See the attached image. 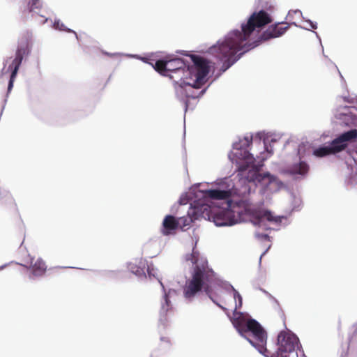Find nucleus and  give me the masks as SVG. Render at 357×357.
<instances>
[{
	"mask_svg": "<svg viewBox=\"0 0 357 357\" xmlns=\"http://www.w3.org/2000/svg\"><path fill=\"white\" fill-rule=\"evenodd\" d=\"M193 208L194 219L204 218L213 221L217 226L232 225L238 222L250 220L255 225L268 221L275 225H281L288 216L276 215L265 208L262 204L255 202H190Z\"/></svg>",
	"mask_w": 357,
	"mask_h": 357,
	"instance_id": "f257e3e1",
	"label": "nucleus"
},
{
	"mask_svg": "<svg viewBox=\"0 0 357 357\" xmlns=\"http://www.w3.org/2000/svg\"><path fill=\"white\" fill-rule=\"evenodd\" d=\"M272 17L266 11L254 12L245 24L241 25V31L234 30L223 39L209 48V53L222 63L221 70L225 72L236 63L245 52L259 45V37L252 42L251 36L257 29H261L271 23Z\"/></svg>",
	"mask_w": 357,
	"mask_h": 357,
	"instance_id": "f03ea898",
	"label": "nucleus"
},
{
	"mask_svg": "<svg viewBox=\"0 0 357 357\" xmlns=\"http://www.w3.org/2000/svg\"><path fill=\"white\" fill-rule=\"evenodd\" d=\"M186 260L190 261L194 265L192 278L186 283L184 288L185 298L194 297L197 292L204 288L205 293L217 305L223 310L225 307L216 302L218 294L213 292L211 284L215 280V273L209 268L208 260L200 255L199 252L193 248L192 253L186 255Z\"/></svg>",
	"mask_w": 357,
	"mask_h": 357,
	"instance_id": "7ed1b4c3",
	"label": "nucleus"
},
{
	"mask_svg": "<svg viewBox=\"0 0 357 357\" xmlns=\"http://www.w3.org/2000/svg\"><path fill=\"white\" fill-rule=\"evenodd\" d=\"M241 329L248 333V340L259 353L266 357L271 354L266 347L267 340L266 332L259 322L253 319H250Z\"/></svg>",
	"mask_w": 357,
	"mask_h": 357,
	"instance_id": "20e7f679",
	"label": "nucleus"
},
{
	"mask_svg": "<svg viewBox=\"0 0 357 357\" xmlns=\"http://www.w3.org/2000/svg\"><path fill=\"white\" fill-rule=\"evenodd\" d=\"M357 139V130L352 129L345 132L333 139L331 146H321L315 149L313 155L317 158H323L331 154H335L344 150L349 142L355 141Z\"/></svg>",
	"mask_w": 357,
	"mask_h": 357,
	"instance_id": "39448f33",
	"label": "nucleus"
},
{
	"mask_svg": "<svg viewBox=\"0 0 357 357\" xmlns=\"http://www.w3.org/2000/svg\"><path fill=\"white\" fill-rule=\"evenodd\" d=\"M187 68L188 63L181 58L158 60L154 66L157 72L163 76L169 77L171 79H174V75L172 74H181L180 79H188Z\"/></svg>",
	"mask_w": 357,
	"mask_h": 357,
	"instance_id": "423d86ee",
	"label": "nucleus"
},
{
	"mask_svg": "<svg viewBox=\"0 0 357 357\" xmlns=\"http://www.w3.org/2000/svg\"><path fill=\"white\" fill-rule=\"evenodd\" d=\"M298 338L291 332L281 331L278 336V349L271 357H298L296 347ZM301 357H305L302 355Z\"/></svg>",
	"mask_w": 357,
	"mask_h": 357,
	"instance_id": "0eeeda50",
	"label": "nucleus"
},
{
	"mask_svg": "<svg viewBox=\"0 0 357 357\" xmlns=\"http://www.w3.org/2000/svg\"><path fill=\"white\" fill-rule=\"evenodd\" d=\"M190 58L193 62L192 66L188 64L187 76L188 79H195L199 85H203L206 82V77L210 71L209 61L198 55L191 54Z\"/></svg>",
	"mask_w": 357,
	"mask_h": 357,
	"instance_id": "6e6552de",
	"label": "nucleus"
},
{
	"mask_svg": "<svg viewBox=\"0 0 357 357\" xmlns=\"http://www.w3.org/2000/svg\"><path fill=\"white\" fill-rule=\"evenodd\" d=\"M213 185L215 188L208 191L211 200L232 201L231 198L238 194L233 181L227 178L218 181Z\"/></svg>",
	"mask_w": 357,
	"mask_h": 357,
	"instance_id": "1a4fd4ad",
	"label": "nucleus"
},
{
	"mask_svg": "<svg viewBox=\"0 0 357 357\" xmlns=\"http://www.w3.org/2000/svg\"><path fill=\"white\" fill-rule=\"evenodd\" d=\"M244 164L240 165L238 169L239 175L244 176V173L248 170V175L245 176L247 181L249 182L260 181L261 175L259 171L263 166V158L257 165L255 164V158L248 151H244Z\"/></svg>",
	"mask_w": 357,
	"mask_h": 357,
	"instance_id": "9d476101",
	"label": "nucleus"
},
{
	"mask_svg": "<svg viewBox=\"0 0 357 357\" xmlns=\"http://www.w3.org/2000/svg\"><path fill=\"white\" fill-rule=\"evenodd\" d=\"M192 83L190 82H183L178 84L175 86V91L178 98L183 102L185 107H188L190 99H195L200 97L204 92V90L198 91L202 85L197 86L198 83L195 79H192Z\"/></svg>",
	"mask_w": 357,
	"mask_h": 357,
	"instance_id": "9b49d317",
	"label": "nucleus"
},
{
	"mask_svg": "<svg viewBox=\"0 0 357 357\" xmlns=\"http://www.w3.org/2000/svg\"><path fill=\"white\" fill-rule=\"evenodd\" d=\"M291 24L287 22H278L271 25L259 36V43L261 41L268 40L282 36L290 27Z\"/></svg>",
	"mask_w": 357,
	"mask_h": 357,
	"instance_id": "f8f14e48",
	"label": "nucleus"
},
{
	"mask_svg": "<svg viewBox=\"0 0 357 357\" xmlns=\"http://www.w3.org/2000/svg\"><path fill=\"white\" fill-rule=\"evenodd\" d=\"M200 185V183L192 185L185 195L181 197L180 201H206L210 199L209 190H202Z\"/></svg>",
	"mask_w": 357,
	"mask_h": 357,
	"instance_id": "ddd939ff",
	"label": "nucleus"
},
{
	"mask_svg": "<svg viewBox=\"0 0 357 357\" xmlns=\"http://www.w3.org/2000/svg\"><path fill=\"white\" fill-rule=\"evenodd\" d=\"M26 52V49L24 47H19L16 51L15 58L9 66L8 68L11 70V75L8 86V91L10 92L13 87V82L17 74L19 68L22 63L24 55Z\"/></svg>",
	"mask_w": 357,
	"mask_h": 357,
	"instance_id": "4468645a",
	"label": "nucleus"
},
{
	"mask_svg": "<svg viewBox=\"0 0 357 357\" xmlns=\"http://www.w3.org/2000/svg\"><path fill=\"white\" fill-rule=\"evenodd\" d=\"M29 266H26L31 273V278L41 277L47 271L45 262L41 258L30 257Z\"/></svg>",
	"mask_w": 357,
	"mask_h": 357,
	"instance_id": "2eb2a0df",
	"label": "nucleus"
},
{
	"mask_svg": "<svg viewBox=\"0 0 357 357\" xmlns=\"http://www.w3.org/2000/svg\"><path fill=\"white\" fill-rule=\"evenodd\" d=\"M178 225L179 222L175 217L167 215L162 222V234L165 236L169 235L178 227Z\"/></svg>",
	"mask_w": 357,
	"mask_h": 357,
	"instance_id": "dca6fc26",
	"label": "nucleus"
},
{
	"mask_svg": "<svg viewBox=\"0 0 357 357\" xmlns=\"http://www.w3.org/2000/svg\"><path fill=\"white\" fill-rule=\"evenodd\" d=\"M309 166L305 162H300L297 164H294L289 169V172L292 174H301L305 175L308 172Z\"/></svg>",
	"mask_w": 357,
	"mask_h": 357,
	"instance_id": "f3484780",
	"label": "nucleus"
},
{
	"mask_svg": "<svg viewBox=\"0 0 357 357\" xmlns=\"http://www.w3.org/2000/svg\"><path fill=\"white\" fill-rule=\"evenodd\" d=\"M27 7L30 13H38L43 8V3L41 0H29Z\"/></svg>",
	"mask_w": 357,
	"mask_h": 357,
	"instance_id": "a211bd4d",
	"label": "nucleus"
},
{
	"mask_svg": "<svg viewBox=\"0 0 357 357\" xmlns=\"http://www.w3.org/2000/svg\"><path fill=\"white\" fill-rule=\"evenodd\" d=\"M54 27L56 29L60 30V31H64L68 33H74L77 38V35L76 32L73 31L72 29H68L63 22H61L59 20H55L54 22Z\"/></svg>",
	"mask_w": 357,
	"mask_h": 357,
	"instance_id": "6ab92c4d",
	"label": "nucleus"
},
{
	"mask_svg": "<svg viewBox=\"0 0 357 357\" xmlns=\"http://www.w3.org/2000/svg\"><path fill=\"white\" fill-rule=\"evenodd\" d=\"M179 222V225L181 229H183L185 227L190 226L192 222V218L187 217H181L177 220Z\"/></svg>",
	"mask_w": 357,
	"mask_h": 357,
	"instance_id": "aec40b11",
	"label": "nucleus"
},
{
	"mask_svg": "<svg viewBox=\"0 0 357 357\" xmlns=\"http://www.w3.org/2000/svg\"><path fill=\"white\" fill-rule=\"evenodd\" d=\"M174 75V79H172L174 82V87L176 85V82L178 84L183 83V82H187L189 79H180V77L182 76L181 74H173Z\"/></svg>",
	"mask_w": 357,
	"mask_h": 357,
	"instance_id": "412c9836",
	"label": "nucleus"
},
{
	"mask_svg": "<svg viewBox=\"0 0 357 357\" xmlns=\"http://www.w3.org/2000/svg\"><path fill=\"white\" fill-rule=\"evenodd\" d=\"M132 272H133L137 275H141L144 273L143 269L140 268L137 266H132L131 267Z\"/></svg>",
	"mask_w": 357,
	"mask_h": 357,
	"instance_id": "4be33fe9",
	"label": "nucleus"
},
{
	"mask_svg": "<svg viewBox=\"0 0 357 357\" xmlns=\"http://www.w3.org/2000/svg\"><path fill=\"white\" fill-rule=\"evenodd\" d=\"M165 305H162V310L163 313H167L168 311V307L169 306V301L167 296L165 298Z\"/></svg>",
	"mask_w": 357,
	"mask_h": 357,
	"instance_id": "5701e85b",
	"label": "nucleus"
},
{
	"mask_svg": "<svg viewBox=\"0 0 357 357\" xmlns=\"http://www.w3.org/2000/svg\"><path fill=\"white\" fill-rule=\"evenodd\" d=\"M231 289H232L233 293H234V298L236 299V298H238V299L239 300L240 305H241V303H242L241 296L239 294V293L233 287H231Z\"/></svg>",
	"mask_w": 357,
	"mask_h": 357,
	"instance_id": "b1692460",
	"label": "nucleus"
},
{
	"mask_svg": "<svg viewBox=\"0 0 357 357\" xmlns=\"http://www.w3.org/2000/svg\"><path fill=\"white\" fill-rule=\"evenodd\" d=\"M243 140L245 141V144H244L246 148H248L252 144V137L247 136V137H244Z\"/></svg>",
	"mask_w": 357,
	"mask_h": 357,
	"instance_id": "393cba45",
	"label": "nucleus"
},
{
	"mask_svg": "<svg viewBox=\"0 0 357 357\" xmlns=\"http://www.w3.org/2000/svg\"><path fill=\"white\" fill-rule=\"evenodd\" d=\"M147 271H148V274L149 275V277H154V278H157V275H155V270L153 267H151V266H148V268H147Z\"/></svg>",
	"mask_w": 357,
	"mask_h": 357,
	"instance_id": "a878e982",
	"label": "nucleus"
},
{
	"mask_svg": "<svg viewBox=\"0 0 357 357\" xmlns=\"http://www.w3.org/2000/svg\"><path fill=\"white\" fill-rule=\"evenodd\" d=\"M257 237L258 238H261V239H263V240L270 241V237H269V236L268 234H257Z\"/></svg>",
	"mask_w": 357,
	"mask_h": 357,
	"instance_id": "bb28decb",
	"label": "nucleus"
},
{
	"mask_svg": "<svg viewBox=\"0 0 357 357\" xmlns=\"http://www.w3.org/2000/svg\"><path fill=\"white\" fill-rule=\"evenodd\" d=\"M215 289H216V291L221 294L223 291L222 289L218 286V287H215Z\"/></svg>",
	"mask_w": 357,
	"mask_h": 357,
	"instance_id": "cd10ccee",
	"label": "nucleus"
},
{
	"mask_svg": "<svg viewBox=\"0 0 357 357\" xmlns=\"http://www.w3.org/2000/svg\"><path fill=\"white\" fill-rule=\"evenodd\" d=\"M311 27H312V29H316L317 28V25H316V24H313V23H312V22H311Z\"/></svg>",
	"mask_w": 357,
	"mask_h": 357,
	"instance_id": "c85d7f7f",
	"label": "nucleus"
},
{
	"mask_svg": "<svg viewBox=\"0 0 357 357\" xmlns=\"http://www.w3.org/2000/svg\"><path fill=\"white\" fill-rule=\"evenodd\" d=\"M61 269V268H56L55 270V273H59Z\"/></svg>",
	"mask_w": 357,
	"mask_h": 357,
	"instance_id": "c756f323",
	"label": "nucleus"
},
{
	"mask_svg": "<svg viewBox=\"0 0 357 357\" xmlns=\"http://www.w3.org/2000/svg\"><path fill=\"white\" fill-rule=\"evenodd\" d=\"M188 202H180L181 204H186Z\"/></svg>",
	"mask_w": 357,
	"mask_h": 357,
	"instance_id": "7c9ffc66",
	"label": "nucleus"
}]
</instances>
